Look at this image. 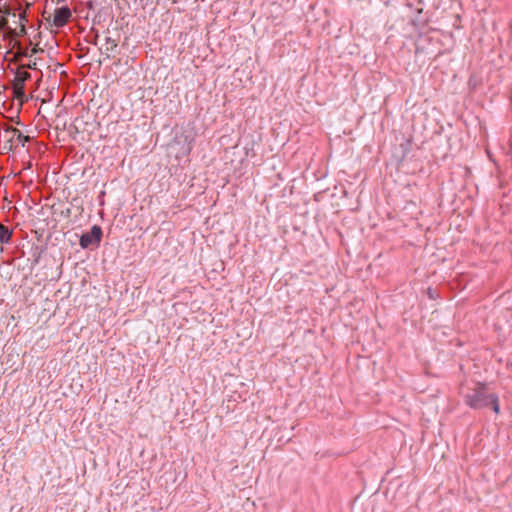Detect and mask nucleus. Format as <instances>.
I'll use <instances>...</instances> for the list:
<instances>
[{"label": "nucleus", "mask_w": 512, "mask_h": 512, "mask_svg": "<svg viewBox=\"0 0 512 512\" xmlns=\"http://www.w3.org/2000/svg\"><path fill=\"white\" fill-rule=\"evenodd\" d=\"M465 403L472 409H482L491 406L499 413V399L496 394L489 393L483 384H478L470 393L465 395Z\"/></svg>", "instance_id": "obj_1"}, {"label": "nucleus", "mask_w": 512, "mask_h": 512, "mask_svg": "<svg viewBox=\"0 0 512 512\" xmlns=\"http://www.w3.org/2000/svg\"><path fill=\"white\" fill-rule=\"evenodd\" d=\"M71 15V11L67 6L55 9L52 20L53 25L58 28L63 27L67 24Z\"/></svg>", "instance_id": "obj_2"}, {"label": "nucleus", "mask_w": 512, "mask_h": 512, "mask_svg": "<svg viewBox=\"0 0 512 512\" xmlns=\"http://www.w3.org/2000/svg\"><path fill=\"white\" fill-rule=\"evenodd\" d=\"M102 236L101 228L98 226H93L91 228L90 233L83 234L80 238V246L82 248H87L94 242H99Z\"/></svg>", "instance_id": "obj_3"}, {"label": "nucleus", "mask_w": 512, "mask_h": 512, "mask_svg": "<svg viewBox=\"0 0 512 512\" xmlns=\"http://www.w3.org/2000/svg\"><path fill=\"white\" fill-rule=\"evenodd\" d=\"M11 235V231L4 225L0 224V243L9 242Z\"/></svg>", "instance_id": "obj_4"}, {"label": "nucleus", "mask_w": 512, "mask_h": 512, "mask_svg": "<svg viewBox=\"0 0 512 512\" xmlns=\"http://www.w3.org/2000/svg\"><path fill=\"white\" fill-rule=\"evenodd\" d=\"M12 133L13 136L16 137V139L22 143V146H24L25 143L29 142L31 139L29 136L23 135L22 132L16 128L12 130Z\"/></svg>", "instance_id": "obj_5"}, {"label": "nucleus", "mask_w": 512, "mask_h": 512, "mask_svg": "<svg viewBox=\"0 0 512 512\" xmlns=\"http://www.w3.org/2000/svg\"><path fill=\"white\" fill-rule=\"evenodd\" d=\"M105 46L107 51H113L117 47V43L114 39L107 37L105 39Z\"/></svg>", "instance_id": "obj_6"}, {"label": "nucleus", "mask_w": 512, "mask_h": 512, "mask_svg": "<svg viewBox=\"0 0 512 512\" xmlns=\"http://www.w3.org/2000/svg\"><path fill=\"white\" fill-rule=\"evenodd\" d=\"M31 75L27 71L18 72L16 79L19 83H23L24 81L30 79Z\"/></svg>", "instance_id": "obj_7"}, {"label": "nucleus", "mask_w": 512, "mask_h": 512, "mask_svg": "<svg viewBox=\"0 0 512 512\" xmlns=\"http://www.w3.org/2000/svg\"><path fill=\"white\" fill-rule=\"evenodd\" d=\"M191 146L190 144H187L185 147L182 148L181 155H188L190 153Z\"/></svg>", "instance_id": "obj_8"}, {"label": "nucleus", "mask_w": 512, "mask_h": 512, "mask_svg": "<svg viewBox=\"0 0 512 512\" xmlns=\"http://www.w3.org/2000/svg\"><path fill=\"white\" fill-rule=\"evenodd\" d=\"M7 23H8V21L5 17V15L0 18V28H4L7 25Z\"/></svg>", "instance_id": "obj_9"}, {"label": "nucleus", "mask_w": 512, "mask_h": 512, "mask_svg": "<svg viewBox=\"0 0 512 512\" xmlns=\"http://www.w3.org/2000/svg\"><path fill=\"white\" fill-rule=\"evenodd\" d=\"M39 51H42V50L40 48H38V47H34V48H32L31 53H30L29 56H32V55L38 53Z\"/></svg>", "instance_id": "obj_10"}, {"label": "nucleus", "mask_w": 512, "mask_h": 512, "mask_svg": "<svg viewBox=\"0 0 512 512\" xmlns=\"http://www.w3.org/2000/svg\"><path fill=\"white\" fill-rule=\"evenodd\" d=\"M36 65H37L36 62L33 61V62L27 64L26 67L29 69H36Z\"/></svg>", "instance_id": "obj_11"}, {"label": "nucleus", "mask_w": 512, "mask_h": 512, "mask_svg": "<svg viewBox=\"0 0 512 512\" xmlns=\"http://www.w3.org/2000/svg\"><path fill=\"white\" fill-rule=\"evenodd\" d=\"M21 56H27V53H25V52H23V53H17V54L15 55V57H14L15 61L19 60V58H20Z\"/></svg>", "instance_id": "obj_12"}, {"label": "nucleus", "mask_w": 512, "mask_h": 512, "mask_svg": "<svg viewBox=\"0 0 512 512\" xmlns=\"http://www.w3.org/2000/svg\"><path fill=\"white\" fill-rule=\"evenodd\" d=\"M1 13H3L4 15H8V14H10V11H9V9H7V8H6V9H4V10H3L2 8H0V14H1Z\"/></svg>", "instance_id": "obj_13"}, {"label": "nucleus", "mask_w": 512, "mask_h": 512, "mask_svg": "<svg viewBox=\"0 0 512 512\" xmlns=\"http://www.w3.org/2000/svg\"><path fill=\"white\" fill-rule=\"evenodd\" d=\"M21 33H25V26H24V24L21 25Z\"/></svg>", "instance_id": "obj_14"}]
</instances>
